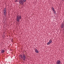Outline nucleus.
I'll return each instance as SVG.
<instances>
[{"mask_svg":"<svg viewBox=\"0 0 64 64\" xmlns=\"http://www.w3.org/2000/svg\"><path fill=\"white\" fill-rule=\"evenodd\" d=\"M22 55L21 54L20 55L19 57L20 59H22L23 61H25L26 59V55L24 54H23Z\"/></svg>","mask_w":64,"mask_h":64,"instance_id":"f257e3e1","label":"nucleus"},{"mask_svg":"<svg viewBox=\"0 0 64 64\" xmlns=\"http://www.w3.org/2000/svg\"><path fill=\"white\" fill-rule=\"evenodd\" d=\"M20 19H21V16H18L16 19L17 21L18 22H19Z\"/></svg>","mask_w":64,"mask_h":64,"instance_id":"f03ea898","label":"nucleus"},{"mask_svg":"<svg viewBox=\"0 0 64 64\" xmlns=\"http://www.w3.org/2000/svg\"><path fill=\"white\" fill-rule=\"evenodd\" d=\"M7 11L6 8H4L3 12H4V15L5 16H7V13H6V11Z\"/></svg>","mask_w":64,"mask_h":64,"instance_id":"7ed1b4c3","label":"nucleus"},{"mask_svg":"<svg viewBox=\"0 0 64 64\" xmlns=\"http://www.w3.org/2000/svg\"><path fill=\"white\" fill-rule=\"evenodd\" d=\"M19 3L20 4H21L22 5H23L24 4V2L23 0H19Z\"/></svg>","mask_w":64,"mask_h":64,"instance_id":"20e7f679","label":"nucleus"},{"mask_svg":"<svg viewBox=\"0 0 64 64\" xmlns=\"http://www.w3.org/2000/svg\"><path fill=\"white\" fill-rule=\"evenodd\" d=\"M61 63V62L59 60H58L57 61V62H56V64H60Z\"/></svg>","mask_w":64,"mask_h":64,"instance_id":"39448f33","label":"nucleus"},{"mask_svg":"<svg viewBox=\"0 0 64 64\" xmlns=\"http://www.w3.org/2000/svg\"><path fill=\"white\" fill-rule=\"evenodd\" d=\"M35 52L37 53H39V51L38 50H37V49H35Z\"/></svg>","mask_w":64,"mask_h":64,"instance_id":"423d86ee","label":"nucleus"},{"mask_svg":"<svg viewBox=\"0 0 64 64\" xmlns=\"http://www.w3.org/2000/svg\"><path fill=\"white\" fill-rule=\"evenodd\" d=\"M64 24H62L61 25V28H63V27H64Z\"/></svg>","mask_w":64,"mask_h":64,"instance_id":"0eeeda50","label":"nucleus"},{"mask_svg":"<svg viewBox=\"0 0 64 64\" xmlns=\"http://www.w3.org/2000/svg\"><path fill=\"white\" fill-rule=\"evenodd\" d=\"M52 10H53L54 12V11H55V9H54V8H53V7H52Z\"/></svg>","mask_w":64,"mask_h":64,"instance_id":"6e6552de","label":"nucleus"},{"mask_svg":"<svg viewBox=\"0 0 64 64\" xmlns=\"http://www.w3.org/2000/svg\"><path fill=\"white\" fill-rule=\"evenodd\" d=\"M52 40H50L49 41V42L51 44L52 43Z\"/></svg>","mask_w":64,"mask_h":64,"instance_id":"1a4fd4ad","label":"nucleus"},{"mask_svg":"<svg viewBox=\"0 0 64 64\" xmlns=\"http://www.w3.org/2000/svg\"><path fill=\"white\" fill-rule=\"evenodd\" d=\"M4 51H4V50H2L1 51V52H2V53H4Z\"/></svg>","mask_w":64,"mask_h":64,"instance_id":"9d476101","label":"nucleus"},{"mask_svg":"<svg viewBox=\"0 0 64 64\" xmlns=\"http://www.w3.org/2000/svg\"><path fill=\"white\" fill-rule=\"evenodd\" d=\"M50 44V43L49 42H48L47 43V45H49Z\"/></svg>","mask_w":64,"mask_h":64,"instance_id":"9b49d317","label":"nucleus"},{"mask_svg":"<svg viewBox=\"0 0 64 64\" xmlns=\"http://www.w3.org/2000/svg\"><path fill=\"white\" fill-rule=\"evenodd\" d=\"M23 1L24 2H26V0H23Z\"/></svg>","mask_w":64,"mask_h":64,"instance_id":"f8f14e48","label":"nucleus"},{"mask_svg":"<svg viewBox=\"0 0 64 64\" xmlns=\"http://www.w3.org/2000/svg\"><path fill=\"white\" fill-rule=\"evenodd\" d=\"M54 13L55 14H56V11H54Z\"/></svg>","mask_w":64,"mask_h":64,"instance_id":"ddd939ff","label":"nucleus"},{"mask_svg":"<svg viewBox=\"0 0 64 64\" xmlns=\"http://www.w3.org/2000/svg\"><path fill=\"white\" fill-rule=\"evenodd\" d=\"M18 2V0H16L15 1V2Z\"/></svg>","mask_w":64,"mask_h":64,"instance_id":"4468645a","label":"nucleus"},{"mask_svg":"<svg viewBox=\"0 0 64 64\" xmlns=\"http://www.w3.org/2000/svg\"><path fill=\"white\" fill-rule=\"evenodd\" d=\"M64 0H62V1H63Z\"/></svg>","mask_w":64,"mask_h":64,"instance_id":"2eb2a0df","label":"nucleus"}]
</instances>
